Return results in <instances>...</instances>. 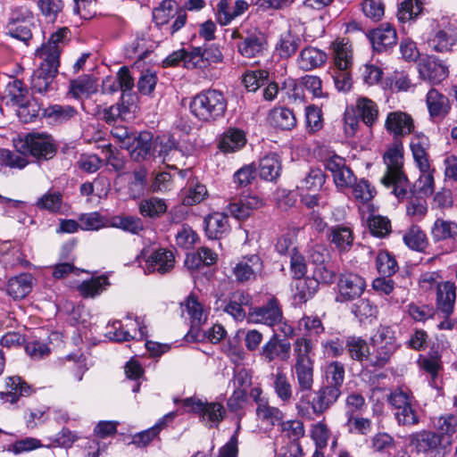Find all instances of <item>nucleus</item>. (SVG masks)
I'll return each mask as SVG.
<instances>
[{
    "label": "nucleus",
    "mask_w": 457,
    "mask_h": 457,
    "mask_svg": "<svg viewBox=\"0 0 457 457\" xmlns=\"http://www.w3.org/2000/svg\"><path fill=\"white\" fill-rule=\"evenodd\" d=\"M68 32L67 28L58 29L37 51V56L42 60V62L30 78V88L33 92L45 96L56 89L54 79L58 73L59 58Z\"/></svg>",
    "instance_id": "nucleus-1"
},
{
    "label": "nucleus",
    "mask_w": 457,
    "mask_h": 457,
    "mask_svg": "<svg viewBox=\"0 0 457 457\" xmlns=\"http://www.w3.org/2000/svg\"><path fill=\"white\" fill-rule=\"evenodd\" d=\"M386 171L381 178V183L386 188H392V193L398 198L403 199L410 185L403 172V145L401 139H395L387 147L383 155Z\"/></svg>",
    "instance_id": "nucleus-2"
},
{
    "label": "nucleus",
    "mask_w": 457,
    "mask_h": 457,
    "mask_svg": "<svg viewBox=\"0 0 457 457\" xmlns=\"http://www.w3.org/2000/svg\"><path fill=\"white\" fill-rule=\"evenodd\" d=\"M2 101L14 110L23 123L35 121L42 111V104L19 79H13L6 85Z\"/></svg>",
    "instance_id": "nucleus-3"
},
{
    "label": "nucleus",
    "mask_w": 457,
    "mask_h": 457,
    "mask_svg": "<svg viewBox=\"0 0 457 457\" xmlns=\"http://www.w3.org/2000/svg\"><path fill=\"white\" fill-rule=\"evenodd\" d=\"M313 344L310 338L299 337L293 345L294 363L291 371L299 392H310L314 384Z\"/></svg>",
    "instance_id": "nucleus-4"
},
{
    "label": "nucleus",
    "mask_w": 457,
    "mask_h": 457,
    "mask_svg": "<svg viewBox=\"0 0 457 457\" xmlns=\"http://www.w3.org/2000/svg\"><path fill=\"white\" fill-rule=\"evenodd\" d=\"M189 109L198 120L211 123L223 117L227 100L221 91L208 89L193 97Z\"/></svg>",
    "instance_id": "nucleus-5"
},
{
    "label": "nucleus",
    "mask_w": 457,
    "mask_h": 457,
    "mask_svg": "<svg viewBox=\"0 0 457 457\" xmlns=\"http://www.w3.org/2000/svg\"><path fill=\"white\" fill-rule=\"evenodd\" d=\"M34 14L27 5L12 6L8 13L5 24L6 34L16 38L25 45L32 38L34 27Z\"/></svg>",
    "instance_id": "nucleus-6"
},
{
    "label": "nucleus",
    "mask_w": 457,
    "mask_h": 457,
    "mask_svg": "<svg viewBox=\"0 0 457 457\" xmlns=\"http://www.w3.org/2000/svg\"><path fill=\"white\" fill-rule=\"evenodd\" d=\"M370 365L383 367L390 360L398 345L389 327H379L370 338Z\"/></svg>",
    "instance_id": "nucleus-7"
},
{
    "label": "nucleus",
    "mask_w": 457,
    "mask_h": 457,
    "mask_svg": "<svg viewBox=\"0 0 457 457\" xmlns=\"http://www.w3.org/2000/svg\"><path fill=\"white\" fill-rule=\"evenodd\" d=\"M232 39H239L237 47L241 55L246 58L256 57L261 54L266 46L264 35L254 27L242 24L232 29Z\"/></svg>",
    "instance_id": "nucleus-8"
},
{
    "label": "nucleus",
    "mask_w": 457,
    "mask_h": 457,
    "mask_svg": "<svg viewBox=\"0 0 457 457\" xmlns=\"http://www.w3.org/2000/svg\"><path fill=\"white\" fill-rule=\"evenodd\" d=\"M185 411L197 415L200 420L209 427H217L224 419L226 411L220 403H204L195 397L181 400Z\"/></svg>",
    "instance_id": "nucleus-9"
},
{
    "label": "nucleus",
    "mask_w": 457,
    "mask_h": 457,
    "mask_svg": "<svg viewBox=\"0 0 457 457\" xmlns=\"http://www.w3.org/2000/svg\"><path fill=\"white\" fill-rule=\"evenodd\" d=\"M16 148L22 154L44 160L53 158L56 152L52 137L43 133L28 134L16 144Z\"/></svg>",
    "instance_id": "nucleus-10"
},
{
    "label": "nucleus",
    "mask_w": 457,
    "mask_h": 457,
    "mask_svg": "<svg viewBox=\"0 0 457 457\" xmlns=\"http://www.w3.org/2000/svg\"><path fill=\"white\" fill-rule=\"evenodd\" d=\"M153 19L157 26L166 25L174 19L170 26V33L174 34L185 26L187 15L176 1L163 0L158 7L154 9Z\"/></svg>",
    "instance_id": "nucleus-11"
},
{
    "label": "nucleus",
    "mask_w": 457,
    "mask_h": 457,
    "mask_svg": "<svg viewBox=\"0 0 457 457\" xmlns=\"http://www.w3.org/2000/svg\"><path fill=\"white\" fill-rule=\"evenodd\" d=\"M366 288L365 279L353 272H344L339 275L336 301L345 303L353 301L363 294Z\"/></svg>",
    "instance_id": "nucleus-12"
},
{
    "label": "nucleus",
    "mask_w": 457,
    "mask_h": 457,
    "mask_svg": "<svg viewBox=\"0 0 457 457\" xmlns=\"http://www.w3.org/2000/svg\"><path fill=\"white\" fill-rule=\"evenodd\" d=\"M457 44V27L452 23L433 29L428 39V46L437 53H449Z\"/></svg>",
    "instance_id": "nucleus-13"
},
{
    "label": "nucleus",
    "mask_w": 457,
    "mask_h": 457,
    "mask_svg": "<svg viewBox=\"0 0 457 457\" xmlns=\"http://www.w3.org/2000/svg\"><path fill=\"white\" fill-rule=\"evenodd\" d=\"M142 258L145 260V263L142 267L145 273L158 272L160 274H165L170 271L175 265V256L172 251L165 248H159L153 251L149 255H145V251L142 252Z\"/></svg>",
    "instance_id": "nucleus-14"
},
{
    "label": "nucleus",
    "mask_w": 457,
    "mask_h": 457,
    "mask_svg": "<svg viewBox=\"0 0 457 457\" xmlns=\"http://www.w3.org/2000/svg\"><path fill=\"white\" fill-rule=\"evenodd\" d=\"M263 262L257 254L244 256L233 267L232 272L239 283L253 281L262 274Z\"/></svg>",
    "instance_id": "nucleus-15"
},
{
    "label": "nucleus",
    "mask_w": 457,
    "mask_h": 457,
    "mask_svg": "<svg viewBox=\"0 0 457 457\" xmlns=\"http://www.w3.org/2000/svg\"><path fill=\"white\" fill-rule=\"evenodd\" d=\"M414 128L413 118L405 112L394 111L386 115L385 129L393 135L394 140L411 135L413 133Z\"/></svg>",
    "instance_id": "nucleus-16"
},
{
    "label": "nucleus",
    "mask_w": 457,
    "mask_h": 457,
    "mask_svg": "<svg viewBox=\"0 0 457 457\" xmlns=\"http://www.w3.org/2000/svg\"><path fill=\"white\" fill-rule=\"evenodd\" d=\"M282 319V311L278 300L271 297L266 304L253 308L248 313V321L272 327Z\"/></svg>",
    "instance_id": "nucleus-17"
},
{
    "label": "nucleus",
    "mask_w": 457,
    "mask_h": 457,
    "mask_svg": "<svg viewBox=\"0 0 457 457\" xmlns=\"http://www.w3.org/2000/svg\"><path fill=\"white\" fill-rule=\"evenodd\" d=\"M262 205L263 201L258 195L247 194L231 201L226 207V211L237 220H246L253 211Z\"/></svg>",
    "instance_id": "nucleus-18"
},
{
    "label": "nucleus",
    "mask_w": 457,
    "mask_h": 457,
    "mask_svg": "<svg viewBox=\"0 0 457 457\" xmlns=\"http://www.w3.org/2000/svg\"><path fill=\"white\" fill-rule=\"evenodd\" d=\"M249 4L245 0H220L215 8L216 20L221 26L228 25L234 19L245 13Z\"/></svg>",
    "instance_id": "nucleus-19"
},
{
    "label": "nucleus",
    "mask_w": 457,
    "mask_h": 457,
    "mask_svg": "<svg viewBox=\"0 0 457 457\" xmlns=\"http://www.w3.org/2000/svg\"><path fill=\"white\" fill-rule=\"evenodd\" d=\"M341 389L328 385L321 386L314 392L311 407L314 414L321 415L328 410L339 398Z\"/></svg>",
    "instance_id": "nucleus-20"
},
{
    "label": "nucleus",
    "mask_w": 457,
    "mask_h": 457,
    "mask_svg": "<svg viewBox=\"0 0 457 457\" xmlns=\"http://www.w3.org/2000/svg\"><path fill=\"white\" fill-rule=\"evenodd\" d=\"M411 445L420 453L434 454L440 446L445 447V443L436 432L422 430L411 436Z\"/></svg>",
    "instance_id": "nucleus-21"
},
{
    "label": "nucleus",
    "mask_w": 457,
    "mask_h": 457,
    "mask_svg": "<svg viewBox=\"0 0 457 457\" xmlns=\"http://www.w3.org/2000/svg\"><path fill=\"white\" fill-rule=\"evenodd\" d=\"M291 345L287 340H281L278 335H273L262 347L261 356L267 362L276 359L287 361L290 356Z\"/></svg>",
    "instance_id": "nucleus-22"
},
{
    "label": "nucleus",
    "mask_w": 457,
    "mask_h": 457,
    "mask_svg": "<svg viewBox=\"0 0 457 457\" xmlns=\"http://www.w3.org/2000/svg\"><path fill=\"white\" fill-rule=\"evenodd\" d=\"M429 146L430 142L426 135L423 133L413 134L410 143V148L413 160L420 171H427L429 169L430 162L428 153Z\"/></svg>",
    "instance_id": "nucleus-23"
},
{
    "label": "nucleus",
    "mask_w": 457,
    "mask_h": 457,
    "mask_svg": "<svg viewBox=\"0 0 457 457\" xmlns=\"http://www.w3.org/2000/svg\"><path fill=\"white\" fill-rule=\"evenodd\" d=\"M153 135L147 131L135 135L132 137L129 147H127L130 157L137 162H141L153 156Z\"/></svg>",
    "instance_id": "nucleus-24"
},
{
    "label": "nucleus",
    "mask_w": 457,
    "mask_h": 457,
    "mask_svg": "<svg viewBox=\"0 0 457 457\" xmlns=\"http://www.w3.org/2000/svg\"><path fill=\"white\" fill-rule=\"evenodd\" d=\"M456 301V287L454 283L445 281L436 290V310L443 317L449 318L453 311Z\"/></svg>",
    "instance_id": "nucleus-25"
},
{
    "label": "nucleus",
    "mask_w": 457,
    "mask_h": 457,
    "mask_svg": "<svg viewBox=\"0 0 457 457\" xmlns=\"http://www.w3.org/2000/svg\"><path fill=\"white\" fill-rule=\"evenodd\" d=\"M426 104L429 117L432 120H442L449 111L450 104L448 98L435 88H431L426 96Z\"/></svg>",
    "instance_id": "nucleus-26"
},
{
    "label": "nucleus",
    "mask_w": 457,
    "mask_h": 457,
    "mask_svg": "<svg viewBox=\"0 0 457 457\" xmlns=\"http://www.w3.org/2000/svg\"><path fill=\"white\" fill-rule=\"evenodd\" d=\"M206 236L210 239H219L229 231L228 215L223 212H213L204 220Z\"/></svg>",
    "instance_id": "nucleus-27"
},
{
    "label": "nucleus",
    "mask_w": 457,
    "mask_h": 457,
    "mask_svg": "<svg viewBox=\"0 0 457 457\" xmlns=\"http://www.w3.org/2000/svg\"><path fill=\"white\" fill-rule=\"evenodd\" d=\"M370 39L373 48L382 52L396 44V31L390 24L384 23L371 31Z\"/></svg>",
    "instance_id": "nucleus-28"
},
{
    "label": "nucleus",
    "mask_w": 457,
    "mask_h": 457,
    "mask_svg": "<svg viewBox=\"0 0 457 457\" xmlns=\"http://www.w3.org/2000/svg\"><path fill=\"white\" fill-rule=\"evenodd\" d=\"M181 310L182 314L190 320L193 328L201 326L207 320V311L193 295L187 296L185 302L181 303Z\"/></svg>",
    "instance_id": "nucleus-29"
},
{
    "label": "nucleus",
    "mask_w": 457,
    "mask_h": 457,
    "mask_svg": "<svg viewBox=\"0 0 457 457\" xmlns=\"http://www.w3.org/2000/svg\"><path fill=\"white\" fill-rule=\"evenodd\" d=\"M334 62L337 69H350L353 65L352 45L348 39L337 38L332 45Z\"/></svg>",
    "instance_id": "nucleus-30"
},
{
    "label": "nucleus",
    "mask_w": 457,
    "mask_h": 457,
    "mask_svg": "<svg viewBox=\"0 0 457 457\" xmlns=\"http://www.w3.org/2000/svg\"><path fill=\"white\" fill-rule=\"evenodd\" d=\"M328 238L339 252H348L353 244V232L349 226L337 225L329 228Z\"/></svg>",
    "instance_id": "nucleus-31"
},
{
    "label": "nucleus",
    "mask_w": 457,
    "mask_h": 457,
    "mask_svg": "<svg viewBox=\"0 0 457 457\" xmlns=\"http://www.w3.org/2000/svg\"><path fill=\"white\" fill-rule=\"evenodd\" d=\"M327 61V54L316 47L303 48L297 58L299 67L303 71H311L320 67Z\"/></svg>",
    "instance_id": "nucleus-32"
},
{
    "label": "nucleus",
    "mask_w": 457,
    "mask_h": 457,
    "mask_svg": "<svg viewBox=\"0 0 457 457\" xmlns=\"http://www.w3.org/2000/svg\"><path fill=\"white\" fill-rule=\"evenodd\" d=\"M420 77L433 84H438L448 76L447 68L436 60H428L419 66Z\"/></svg>",
    "instance_id": "nucleus-33"
},
{
    "label": "nucleus",
    "mask_w": 457,
    "mask_h": 457,
    "mask_svg": "<svg viewBox=\"0 0 457 457\" xmlns=\"http://www.w3.org/2000/svg\"><path fill=\"white\" fill-rule=\"evenodd\" d=\"M250 304V296L244 292L237 291L231 295L223 311L236 320H243L246 317L245 306Z\"/></svg>",
    "instance_id": "nucleus-34"
},
{
    "label": "nucleus",
    "mask_w": 457,
    "mask_h": 457,
    "mask_svg": "<svg viewBox=\"0 0 457 457\" xmlns=\"http://www.w3.org/2000/svg\"><path fill=\"white\" fill-rule=\"evenodd\" d=\"M246 143L243 130L230 128L220 138L219 148L224 153H234L240 150Z\"/></svg>",
    "instance_id": "nucleus-35"
},
{
    "label": "nucleus",
    "mask_w": 457,
    "mask_h": 457,
    "mask_svg": "<svg viewBox=\"0 0 457 457\" xmlns=\"http://www.w3.org/2000/svg\"><path fill=\"white\" fill-rule=\"evenodd\" d=\"M32 286V276L23 273L9 279L6 291L13 299H22L30 293Z\"/></svg>",
    "instance_id": "nucleus-36"
},
{
    "label": "nucleus",
    "mask_w": 457,
    "mask_h": 457,
    "mask_svg": "<svg viewBox=\"0 0 457 457\" xmlns=\"http://www.w3.org/2000/svg\"><path fill=\"white\" fill-rule=\"evenodd\" d=\"M294 279L293 295L295 301L299 303H304L312 299L319 290L317 281L311 277Z\"/></svg>",
    "instance_id": "nucleus-37"
},
{
    "label": "nucleus",
    "mask_w": 457,
    "mask_h": 457,
    "mask_svg": "<svg viewBox=\"0 0 457 457\" xmlns=\"http://www.w3.org/2000/svg\"><path fill=\"white\" fill-rule=\"evenodd\" d=\"M5 385L7 391L1 394L4 402L14 403L18 401L19 396L29 395L31 392L30 386L18 376L7 378Z\"/></svg>",
    "instance_id": "nucleus-38"
},
{
    "label": "nucleus",
    "mask_w": 457,
    "mask_h": 457,
    "mask_svg": "<svg viewBox=\"0 0 457 457\" xmlns=\"http://www.w3.org/2000/svg\"><path fill=\"white\" fill-rule=\"evenodd\" d=\"M345 348L353 360L370 365V347L364 339L360 337H349L345 342Z\"/></svg>",
    "instance_id": "nucleus-39"
},
{
    "label": "nucleus",
    "mask_w": 457,
    "mask_h": 457,
    "mask_svg": "<svg viewBox=\"0 0 457 457\" xmlns=\"http://www.w3.org/2000/svg\"><path fill=\"white\" fill-rule=\"evenodd\" d=\"M176 415L174 411L169 412L160 419L152 428L136 434L133 436V444L139 447L145 446L159 434L168 422L175 419Z\"/></svg>",
    "instance_id": "nucleus-40"
},
{
    "label": "nucleus",
    "mask_w": 457,
    "mask_h": 457,
    "mask_svg": "<svg viewBox=\"0 0 457 457\" xmlns=\"http://www.w3.org/2000/svg\"><path fill=\"white\" fill-rule=\"evenodd\" d=\"M300 43L299 36L287 29L280 34L275 48L281 58L287 59L295 54Z\"/></svg>",
    "instance_id": "nucleus-41"
},
{
    "label": "nucleus",
    "mask_w": 457,
    "mask_h": 457,
    "mask_svg": "<svg viewBox=\"0 0 457 457\" xmlns=\"http://www.w3.org/2000/svg\"><path fill=\"white\" fill-rule=\"evenodd\" d=\"M433 425L445 445H451L452 437L457 432V417L453 414L440 416L433 421Z\"/></svg>",
    "instance_id": "nucleus-42"
},
{
    "label": "nucleus",
    "mask_w": 457,
    "mask_h": 457,
    "mask_svg": "<svg viewBox=\"0 0 457 457\" xmlns=\"http://www.w3.org/2000/svg\"><path fill=\"white\" fill-rule=\"evenodd\" d=\"M167 209L165 201L155 196L142 199L138 204L139 213L149 219L160 218L167 212Z\"/></svg>",
    "instance_id": "nucleus-43"
},
{
    "label": "nucleus",
    "mask_w": 457,
    "mask_h": 457,
    "mask_svg": "<svg viewBox=\"0 0 457 457\" xmlns=\"http://www.w3.org/2000/svg\"><path fill=\"white\" fill-rule=\"evenodd\" d=\"M270 123L281 129H292L296 125V118L292 110L286 107L273 108L269 113Z\"/></svg>",
    "instance_id": "nucleus-44"
},
{
    "label": "nucleus",
    "mask_w": 457,
    "mask_h": 457,
    "mask_svg": "<svg viewBox=\"0 0 457 457\" xmlns=\"http://www.w3.org/2000/svg\"><path fill=\"white\" fill-rule=\"evenodd\" d=\"M272 386L275 395L282 403H290L293 397V386L284 371L277 370V372L272 375Z\"/></svg>",
    "instance_id": "nucleus-45"
},
{
    "label": "nucleus",
    "mask_w": 457,
    "mask_h": 457,
    "mask_svg": "<svg viewBox=\"0 0 457 457\" xmlns=\"http://www.w3.org/2000/svg\"><path fill=\"white\" fill-rule=\"evenodd\" d=\"M281 164L276 154L263 156L259 162L260 177L267 181H273L280 175Z\"/></svg>",
    "instance_id": "nucleus-46"
},
{
    "label": "nucleus",
    "mask_w": 457,
    "mask_h": 457,
    "mask_svg": "<svg viewBox=\"0 0 457 457\" xmlns=\"http://www.w3.org/2000/svg\"><path fill=\"white\" fill-rule=\"evenodd\" d=\"M431 236L436 242L457 237V223L438 218L431 227Z\"/></svg>",
    "instance_id": "nucleus-47"
},
{
    "label": "nucleus",
    "mask_w": 457,
    "mask_h": 457,
    "mask_svg": "<svg viewBox=\"0 0 457 457\" xmlns=\"http://www.w3.org/2000/svg\"><path fill=\"white\" fill-rule=\"evenodd\" d=\"M356 108L362 121L367 126L371 127L377 122L378 108L374 101L365 96L359 97L356 101Z\"/></svg>",
    "instance_id": "nucleus-48"
},
{
    "label": "nucleus",
    "mask_w": 457,
    "mask_h": 457,
    "mask_svg": "<svg viewBox=\"0 0 457 457\" xmlns=\"http://www.w3.org/2000/svg\"><path fill=\"white\" fill-rule=\"evenodd\" d=\"M218 259L217 254L208 247H201L196 253L187 254L185 263L190 270L199 269L201 264L209 266L214 264Z\"/></svg>",
    "instance_id": "nucleus-49"
},
{
    "label": "nucleus",
    "mask_w": 457,
    "mask_h": 457,
    "mask_svg": "<svg viewBox=\"0 0 457 457\" xmlns=\"http://www.w3.org/2000/svg\"><path fill=\"white\" fill-rule=\"evenodd\" d=\"M256 416L262 424L270 428L280 424L284 419L283 411L278 407L270 405L269 403L257 406Z\"/></svg>",
    "instance_id": "nucleus-50"
},
{
    "label": "nucleus",
    "mask_w": 457,
    "mask_h": 457,
    "mask_svg": "<svg viewBox=\"0 0 457 457\" xmlns=\"http://www.w3.org/2000/svg\"><path fill=\"white\" fill-rule=\"evenodd\" d=\"M110 226L136 235L144 229L142 220L135 216H113L111 219Z\"/></svg>",
    "instance_id": "nucleus-51"
},
{
    "label": "nucleus",
    "mask_w": 457,
    "mask_h": 457,
    "mask_svg": "<svg viewBox=\"0 0 457 457\" xmlns=\"http://www.w3.org/2000/svg\"><path fill=\"white\" fill-rule=\"evenodd\" d=\"M40 113L54 122L62 123L72 118L77 113V111L71 105L53 104L42 109Z\"/></svg>",
    "instance_id": "nucleus-52"
},
{
    "label": "nucleus",
    "mask_w": 457,
    "mask_h": 457,
    "mask_svg": "<svg viewBox=\"0 0 457 457\" xmlns=\"http://www.w3.org/2000/svg\"><path fill=\"white\" fill-rule=\"evenodd\" d=\"M35 205L41 211L57 213L62 209V195L58 191H47L37 200Z\"/></svg>",
    "instance_id": "nucleus-53"
},
{
    "label": "nucleus",
    "mask_w": 457,
    "mask_h": 457,
    "mask_svg": "<svg viewBox=\"0 0 457 457\" xmlns=\"http://www.w3.org/2000/svg\"><path fill=\"white\" fill-rule=\"evenodd\" d=\"M177 151L176 143L173 138L166 136L157 137L154 141L153 157L161 158L165 162L170 160V155Z\"/></svg>",
    "instance_id": "nucleus-54"
},
{
    "label": "nucleus",
    "mask_w": 457,
    "mask_h": 457,
    "mask_svg": "<svg viewBox=\"0 0 457 457\" xmlns=\"http://www.w3.org/2000/svg\"><path fill=\"white\" fill-rule=\"evenodd\" d=\"M300 89H305L309 91L313 97H322L324 96L322 92V81L321 79L313 75H305L301 78L299 84L294 88L293 96L295 98H300Z\"/></svg>",
    "instance_id": "nucleus-55"
},
{
    "label": "nucleus",
    "mask_w": 457,
    "mask_h": 457,
    "mask_svg": "<svg viewBox=\"0 0 457 457\" xmlns=\"http://www.w3.org/2000/svg\"><path fill=\"white\" fill-rule=\"evenodd\" d=\"M404 244L411 249L422 252L428 245V239L423 230L417 225H412L403 235Z\"/></svg>",
    "instance_id": "nucleus-56"
},
{
    "label": "nucleus",
    "mask_w": 457,
    "mask_h": 457,
    "mask_svg": "<svg viewBox=\"0 0 457 457\" xmlns=\"http://www.w3.org/2000/svg\"><path fill=\"white\" fill-rule=\"evenodd\" d=\"M208 196V191L204 184L192 182L187 188L182 192V204L192 206L203 202Z\"/></svg>",
    "instance_id": "nucleus-57"
},
{
    "label": "nucleus",
    "mask_w": 457,
    "mask_h": 457,
    "mask_svg": "<svg viewBox=\"0 0 457 457\" xmlns=\"http://www.w3.org/2000/svg\"><path fill=\"white\" fill-rule=\"evenodd\" d=\"M109 282L104 276H99L89 280L83 281L78 287L83 297H95L106 289Z\"/></svg>",
    "instance_id": "nucleus-58"
},
{
    "label": "nucleus",
    "mask_w": 457,
    "mask_h": 457,
    "mask_svg": "<svg viewBox=\"0 0 457 457\" xmlns=\"http://www.w3.org/2000/svg\"><path fill=\"white\" fill-rule=\"evenodd\" d=\"M0 253L1 261L5 266L14 267L25 262L21 248L11 242H4L0 245Z\"/></svg>",
    "instance_id": "nucleus-59"
},
{
    "label": "nucleus",
    "mask_w": 457,
    "mask_h": 457,
    "mask_svg": "<svg viewBox=\"0 0 457 457\" xmlns=\"http://www.w3.org/2000/svg\"><path fill=\"white\" fill-rule=\"evenodd\" d=\"M354 199L361 204L368 203L375 195V188L365 179H357L350 186Z\"/></svg>",
    "instance_id": "nucleus-60"
},
{
    "label": "nucleus",
    "mask_w": 457,
    "mask_h": 457,
    "mask_svg": "<svg viewBox=\"0 0 457 457\" xmlns=\"http://www.w3.org/2000/svg\"><path fill=\"white\" fill-rule=\"evenodd\" d=\"M326 385L341 389L345 379V367L339 361H331L325 368Z\"/></svg>",
    "instance_id": "nucleus-61"
},
{
    "label": "nucleus",
    "mask_w": 457,
    "mask_h": 457,
    "mask_svg": "<svg viewBox=\"0 0 457 457\" xmlns=\"http://www.w3.org/2000/svg\"><path fill=\"white\" fill-rule=\"evenodd\" d=\"M422 11V4L419 0H403L399 4L397 18L406 22L416 18Z\"/></svg>",
    "instance_id": "nucleus-62"
},
{
    "label": "nucleus",
    "mask_w": 457,
    "mask_h": 457,
    "mask_svg": "<svg viewBox=\"0 0 457 457\" xmlns=\"http://www.w3.org/2000/svg\"><path fill=\"white\" fill-rule=\"evenodd\" d=\"M79 221L84 230H98L109 226L108 219L97 212L81 214Z\"/></svg>",
    "instance_id": "nucleus-63"
},
{
    "label": "nucleus",
    "mask_w": 457,
    "mask_h": 457,
    "mask_svg": "<svg viewBox=\"0 0 457 457\" xmlns=\"http://www.w3.org/2000/svg\"><path fill=\"white\" fill-rule=\"evenodd\" d=\"M269 72L265 70L247 71L242 82L248 91L255 92L268 80Z\"/></svg>",
    "instance_id": "nucleus-64"
}]
</instances>
